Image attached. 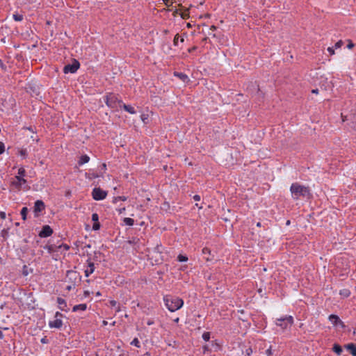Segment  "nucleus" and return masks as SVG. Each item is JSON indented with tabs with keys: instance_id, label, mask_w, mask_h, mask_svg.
Here are the masks:
<instances>
[{
	"instance_id": "43",
	"label": "nucleus",
	"mask_w": 356,
	"mask_h": 356,
	"mask_svg": "<svg viewBox=\"0 0 356 356\" xmlns=\"http://www.w3.org/2000/svg\"><path fill=\"white\" fill-rule=\"evenodd\" d=\"M327 51L330 54V55H334V50L333 49L332 47H328L327 48Z\"/></svg>"
},
{
	"instance_id": "48",
	"label": "nucleus",
	"mask_w": 356,
	"mask_h": 356,
	"mask_svg": "<svg viewBox=\"0 0 356 356\" xmlns=\"http://www.w3.org/2000/svg\"><path fill=\"white\" fill-rule=\"evenodd\" d=\"M312 92L314 94H318V89H313L312 90Z\"/></svg>"
},
{
	"instance_id": "42",
	"label": "nucleus",
	"mask_w": 356,
	"mask_h": 356,
	"mask_svg": "<svg viewBox=\"0 0 356 356\" xmlns=\"http://www.w3.org/2000/svg\"><path fill=\"white\" fill-rule=\"evenodd\" d=\"M109 303L111 307H115L118 305V303L115 300H111Z\"/></svg>"
},
{
	"instance_id": "11",
	"label": "nucleus",
	"mask_w": 356,
	"mask_h": 356,
	"mask_svg": "<svg viewBox=\"0 0 356 356\" xmlns=\"http://www.w3.org/2000/svg\"><path fill=\"white\" fill-rule=\"evenodd\" d=\"M45 208L44 203L42 200H37L34 204V212L38 216V213L41 212Z\"/></svg>"
},
{
	"instance_id": "24",
	"label": "nucleus",
	"mask_w": 356,
	"mask_h": 356,
	"mask_svg": "<svg viewBox=\"0 0 356 356\" xmlns=\"http://www.w3.org/2000/svg\"><path fill=\"white\" fill-rule=\"evenodd\" d=\"M188 257L185 255L179 254L177 257V260L180 262H184L188 261Z\"/></svg>"
},
{
	"instance_id": "29",
	"label": "nucleus",
	"mask_w": 356,
	"mask_h": 356,
	"mask_svg": "<svg viewBox=\"0 0 356 356\" xmlns=\"http://www.w3.org/2000/svg\"><path fill=\"white\" fill-rule=\"evenodd\" d=\"M202 339L204 341H208L210 339V332H204L202 334Z\"/></svg>"
},
{
	"instance_id": "56",
	"label": "nucleus",
	"mask_w": 356,
	"mask_h": 356,
	"mask_svg": "<svg viewBox=\"0 0 356 356\" xmlns=\"http://www.w3.org/2000/svg\"><path fill=\"white\" fill-rule=\"evenodd\" d=\"M102 166H103V168H104V169H106V165L105 163H103Z\"/></svg>"
},
{
	"instance_id": "44",
	"label": "nucleus",
	"mask_w": 356,
	"mask_h": 356,
	"mask_svg": "<svg viewBox=\"0 0 356 356\" xmlns=\"http://www.w3.org/2000/svg\"><path fill=\"white\" fill-rule=\"evenodd\" d=\"M355 46L354 43L352 42V41H349L347 47L348 49H352Z\"/></svg>"
},
{
	"instance_id": "15",
	"label": "nucleus",
	"mask_w": 356,
	"mask_h": 356,
	"mask_svg": "<svg viewBox=\"0 0 356 356\" xmlns=\"http://www.w3.org/2000/svg\"><path fill=\"white\" fill-rule=\"evenodd\" d=\"M122 107L127 112L131 113V114H135L136 113V110L134 107H132L131 105H127L122 102Z\"/></svg>"
},
{
	"instance_id": "25",
	"label": "nucleus",
	"mask_w": 356,
	"mask_h": 356,
	"mask_svg": "<svg viewBox=\"0 0 356 356\" xmlns=\"http://www.w3.org/2000/svg\"><path fill=\"white\" fill-rule=\"evenodd\" d=\"M350 294V292L348 289H343L340 291V295L344 297H348Z\"/></svg>"
},
{
	"instance_id": "26",
	"label": "nucleus",
	"mask_w": 356,
	"mask_h": 356,
	"mask_svg": "<svg viewBox=\"0 0 356 356\" xmlns=\"http://www.w3.org/2000/svg\"><path fill=\"white\" fill-rule=\"evenodd\" d=\"M26 175V170L24 168H20L19 170H18V175L17 176H20L21 177H23Z\"/></svg>"
},
{
	"instance_id": "17",
	"label": "nucleus",
	"mask_w": 356,
	"mask_h": 356,
	"mask_svg": "<svg viewBox=\"0 0 356 356\" xmlns=\"http://www.w3.org/2000/svg\"><path fill=\"white\" fill-rule=\"evenodd\" d=\"M57 303L59 305V307L61 310H64V307L67 306L65 300L62 298H57Z\"/></svg>"
},
{
	"instance_id": "23",
	"label": "nucleus",
	"mask_w": 356,
	"mask_h": 356,
	"mask_svg": "<svg viewBox=\"0 0 356 356\" xmlns=\"http://www.w3.org/2000/svg\"><path fill=\"white\" fill-rule=\"evenodd\" d=\"M131 345L134 346L137 348L140 347V343L138 338H134L132 341L131 342Z\"/></svg>"
},
{
	"instance_id": "16",
	"label": "nucleus",
	"mask_w": 356,
	"mask_h": 356,
	"mask_svg": "<svg viewBox=\"0 0 356 356\" xmlns=\"http://www.w3.org/2000/svg\"><path fill=\"white\" fill-rule=\"evenodd\" d=\"M89 161H90V157L88 155H86V154L82 155L80 157V159L79 161V164L80 165H83V164L88 163Z\"/></svg>"
},
{
	"instance_id": "27",
	"label": "nucleus",
	"mask_w": 356,
	"mask_h": 356,
	"mask_svg": "<svg viewBox=\"0 0 356 356\" xmlns=\"http://www.w3.org/2000/svg\"><path fill=\"white\" fill-rule=\"evenodd\" d=\"M13 19L17 22H20L23 19V15L19 14H14Z\"/></svg>"
},
{
	"instance_id": "62",
	"label": "nucleus",
	"mask_w": 356,
	"mask_h": 356,
	"mask_svg": "<svg viewBox=\"0 0 356 356\" xmlns=\"http://www.w3.org/2000/svg\"><path fill=\"white\" fill-rule=\"evenodd\" d=\"M175 14H178V10H176L175 11Z\"/></svg>"
},
{
	"instance_id": "32",
	"label": "nucleus",
	"mask_w": 356,
	"mask_h": 356,
	"mask_svg": "<svg viewBox=\"0 0 356 356\" xmlns=\"http://www.w3.org/2000/svg\"><path fill=\"white\" fill-rule=\"evenodd\" d=\"M20 156H23L24 158H26L27 156V151L26 149H22L19 152Z\"/></svg>"
},
{
	"instance_id": "52",
	"label": "nucleus",
	"mask_w": 356,
	"mask_h": 356,
	"mask_svg": "<svg viewBox=\"0 0 356 356\" xmlns=\"http://www.w3.org/2000/svg\"><path fill=\"white\" fill-rule=\"evenodd\" d=\"M353 355V356H356V349L355 350H353V352L351 353Z\"/></svg>"
},
{
	"instance_id": "46",
	"label": "nucleus",
	"mask_w": 356,
	"mask_h": 356,
	"mask_svg": "<svg viewBox=\"0 0 356 356\" xmlns=\"http://www.w3.org/2000/svg\"><path fill=\"white\" fill-rule=\"evenodd\" d=\"M0 217H1L2 219L6 218V213H5V212H3V211H1V212H0Z\"/></svg>"
},
{
	"instance_id": "61",
	"label": "nucleus",
	"mask_w": 356,
	"mask_h": 356,
	"mask_svg": "<svg viewBox=\"0 0 356 356\" xmlns=\"http://www.w3.org/2000/svg\"><path fill=\"white\" fill-rule=\"evenodd\" d=\"M97 296H101L100 292H97Z\"/></svg>"
},
{
	"instance_id": "54",
	"label": "nucleus",
	"mask_w": 356,
	"mask_h": 356,
	"mask_svg": "<svg viewBox=\"0 0 356 356\" xmlns=\"http://www.w3.org/2000/svg\"><path fill=\"white\" fill-rule=\"evenodd\" d=\"M3 332L0 330V339H3Z\"/></svg>"
},
{
	"instance_id": "53",
	"label": "nucleus",
	"mask_w": 356,
	"mask_h": 356,
	"mask_svg": "<svg viewBox=\"0 0 356 356\" xmlns=\"http://www.w3.org/2000/svg\"><path fill=\"white\" fill-rule=\"evenodd\" d=\"M210 29L212 31H215L216 29V27L215 26H211Z\"/></svg>"
},
{
	"instance_id": "31",
	"label": "nucleus",
	"mask_w": 356,
	"mask_h": 356,
	"mask_svg": "<svg viewBox=\"0 0 356 356\" xmlns=\"http://www.w3.org/2000/svg\"><path fill=\"white\" fill-rule=\"evenodd\" d=\"M92 220L94 221V222H98L99 221V216L97 213H94L92 215Z\"/></svg>"
},
{
	"instance_id": "21",
	"label": "nucleus",
	"mask_w": 356,
	"mask_h": 356,
	"mask_svg": "<svg viewBox=\"0 0 356 356\" xmlns=\"http://www.w3.org/2000/svg\"><path fill=\"white\" fill-rule=\"evenodd\" d=\"M124 222L129 226H132L134 223V219L131 218H124Z\"/></svg>"
},
{
	"instance_id": "59",
	"label": "nucleus",
	"mask_w": 356,
	"mask_h": 356,
	"mask_svg": "<svg viewBox=\"0 0 356 356\" xmlns=\"http://www.w3.org/2000/svg\"><path fill=\"white\" fill-rule=\"evenodd\" d=\"M41 342L45 343V339H42Z\"/></svg>"
},
{
	"instance_id": "18",
	"label": "nucleus",
	"mask_w": 356,
	"mask_h": 356,
	"mask_svg": "<svg viewBox=\"0 0 356 356\" xmlns=\"http://www.w3.org/2000/svg\"><path fill=\"white\" fill-rule=\"evenodd\" d=\"M86 308H87L86 304H80V305L74 306L72 311L73 312H76L78 310L85 311L86 309Z\"/></svg>"
},
{
	"instance_id": "5",
	"label": "nucleus",
	"mask_w": 356,
	"mask_h": 356,
	"mask_svg": "<svg viewBox=\"0 0 356 356\" xmlns=\"http://www.w3.org/2000/svg\"><path fill=\"white\" fill-rule=\"evenodd\" d=\"M63 317V314L58 312H57L55 314V319L53 321H50L49 322V326L50 327H54L59 329L63 325V321L61 318Z\"/></svg>"
},
{
	"instance_id": "55",
	"label": "nucleus",
	"mask_w": 356,
	"mask_h": 356,
	"mask_svg": "<svg viewBox=\"0 0 356 356\" xmlns=\"http://www.w3.org/2000/svg\"><path fill=\"white\" fill-rule=\"evenodd\" d=\"M261 226V223L260 222H258L257 223V227H260Z\"/></svg>"
},
{
	"instance_id": "6",
	"label": "nucleus",
	"mask_w": 356,
	"mask_h": 356,
	"mask_svg": "<svg viewBox=\"0 0 356 356\" xmlns=\"http://www.w3.org/2000/svg\"><path fill=\"white\" fill-rule=\"evenodd\" d=\"M107 193L100 188H95L92 192V198L95 200H102L106 198Z\"/></svg>"
},
{
	"instance_id": "64",
	"label": "nucleus",
	"mask_w": 356,
	"mask_h": 356,
	"mask_svg": "<svg viewBox=\"0 0 356 356\" xmlns=\"http://www.w3.org/2000/svg\"><path fill=\"white\" fill-rule=\"evenodd\" d=\"M119 356H125L124 354H121Z\"/></svg>"
},
{
	"instance_id": "35",
	"label": "nucleus",
	"mask_w": 356,
	"mask_h": 356,
	"mask_svg": "<svg viewBox=\"0 0 356 356\" xmlns=\"http://www.w3.org/2000/svg\"><path fill=\"white\" fill-rule=\"evenodd\" d=\"M4 151H5V145H4L3 143L0 142V154L3 153Z\"/></svg>"
},
{
	"instance_id": "22",
	"label": "nucleus",
	"mask_w": 356,
	"mask_h": 356,
	"mask_svg": "<svg viewBox=\"0 0 356 356\" xmlns=\"http://www.w3.org/2000/svg\"><path fill=\"white\" fill-rule=\"evenodd\" d=\"M27 213H28L27 207H23L21 210V216L24 220L26 219Z\"/></svg>"
},
{
	"instance_id": "8",
	"label": "nucleus",
	"mask_w": 356,
	"mask_h": 356,
	"mask_svg": "<svg viewBox=\"0 0 356 356\" xmlns=\"http://www.w3.org/2000/svg\"><path fill=\"white\" fill-rule=\"evenodd\" d=\"M26 184V180L20 176H15L11 181V186L17 190H20L22 185Z\"/></svg>"
},
{
	"instance_id": "51",
	"label": "nucleus",
	"mask_w": 356,
	"mask_h": 356,
	"mask_svg": "<svg viewBox=\"0 0 356 356\" xmlns=\"http://www.w3.org/2000/svg\"><path fill=\"white\" fill-rule=\"evenodd\" d=\"M115 307H116L115 312H119L120 311V306H118V307L116 306Z\"/></svg>"
},
{
	"instance_id": "2",
	"label": "nucleus",
	"mask_w": 356,
	"mask_h": 356,
	"mask_svg": "<svg viewBox=\"0 0 356 356\" xmlns=\"http://www.w3.org/2000/svg\"><path fill=\"white\" fill-rule=\"evenodd\" d=\"M163 301L168 309L172 312L178 310L184 305L182 299L171 296H165L163 298Z\"/></svg>"
},
{
	"instance_id": "20",
	"label": "nucleus",
	"mask_w": 356,
	"mask_h": 356,
	"mask_svg": "<svg viewBox=\"0 0 356 356\" xmlns=\"http://www.w3.org/2000/svg\"><path fill=\"white\" fill-rule=\"evenodd\" d=\"M332 350L335 353H337L339 355H341L342 353L341 346L337 343L334 344Z\"/></svg>"
},
{
	"instance_id": "28",
	"label": "nucleus",
	"mask_w": 356,
	"mask_h": 356,
	"mask_svg": "<svg viewBox=\"0 0 356 356\" xmlns=\"http://www.w3.org/2000/svg\"><path fill=\"white\" fill-rule=\"evenodd\" d=\"M345 347L348 350H349L351 353L353 352V350H355L356 349V347H355V346L353 343H348V344L346 345Z\"/></svg>"
},
{
	"instance_id": "12",
	"label": "nucleus",
	"mask_w": 356,
	"mask_h": 356,
	"mask_svg": "<svg viewBox=\"0 0 356 356\" xmlns=\"http://www.w3.org/2000/svg\"><path fill=\"white\" fill-rule=\"evenodd\" d=\"M60 248V245L56 246V245H53V244H47L43 247V248L44 250H46L48 252V253H49V254H51V253L57 251V250Z\"/></svg>"
},
{
	"instance_id": "49",
	"label": "nucleus",
	"mask_w": 356,
	"mask_h": 356,
	"mask_svg": "<svg viewBox=\"0 0 356 356\" xmlns=\"http://www.w3.org/2000/svg\"><path fill=\"white\" fill-rule=\"evenodd\" d=\"M73 286H74V285H69V286H67L66 287V289H67V291H70V290L72 289V287H73Z\"/></svg>"
},
{
	"instance_id": "40",
	"label": "nucleus",
	"mask_w": 356,
	"mask_h": 356,
	"mask_svg": "<svg viewBox=\"0 0 356 356\" xmlns=\"http://www.w3.org/2000/svg\"><path fill=\"white\" fill-rule=\"evenodd\" d=\"M252 353V348H249L246 349V350H245V354H246L247 355H248V356H249V355H250Z\"/></svg>"
},
{
	"instance_id": "7",
	"label": "nucleus",
	"mask_w": 356,
	"mask_h": 356,
	"mask_svg": "<svg viewBox=\"0 0 356 356\" xmlns=\"http://www.w3.org/2000/svg\"><path fill=\"white\" fill-rule=\"evenodd\" d=\"M80 64L79 61L74 60L72 64L66 65L63 68V72L65 74L67 73H74L79 68Z\"/></svg>"
},
{
	"instance_id": "37",
	"label": "nucleus",
	"mask_w": 356,
	"mask_h": 356,
	"mask_svg": "<svg viewBox=\"0 0 356 356\" xmlns=\"http://www.w3.org/2000/svg\"><path fill=\"white\" fill-rule=\"evenodd\" d=\"M115 200L125 201L127 200V197H124V196H118V197H115Z\"/></svg>"
},
{
	"instance_id": "63",
	"label": "nucleus",
	"mask_w": 356,
	"mask_h": 356,
	"mask_svg": "<svg viewBox=\"0 0 356 356\" xmlns=\"http://www.w3.org/2000/svg\"><path fill=\"white\" fill-rule=\"evenodd\" d=\"M289 224H290V221H289V220H288V221L286 222V225H289Z\"/></svg>"
},
{
	"instance_id": "19",
	"label": "nucleus",
	"mask_w": 356,
	"mask_h": 356,
	"mask_svg": "<svg viewBox=\"0 0 356 356\" xmlns=\"http://www.w3.org/2000/svg\"><path fill=\"white\" fill-rule=\"evenodd\" d=\"M191 7H192V5H190L188 8H186L182 13H180V16L182 19H188L189 17V8Z\"/></svg>"
},
{
	"instance_id": "4",
	"label": "nucleus",
	"mask_w": 356,
	"mask_h": 356,
	"mask_svg": "<svg viewBox=\"0 0 356 356\" xmlns=\"http://www.w3.org/2000/svg\"><path fill=\"white\" fill-rule=\"evenodd\" d=\"M293 323V318L292 316H286L281 318H277L276 325L282 330L286 329L288 326H291Z\"/></svg>"
},
{
	"instance_id": "1",
	"label": "nucleus",
	"mask_w": 356,
	"mask_h": 356,
	"mask_svg": "<svg viewBox=\"0 0 356 356\" xmlns=\"http://www.w3.org/2000/svg\"><path fill=\"white\" fill-rule=\"evenodd\" d=\"M290 191L294 200H298L300 197L309 198L311 195L309 187L300 185L297 182L291 184Z\"/></svg>"
},
{
	"instance_id": "3",
	"label": "nucleus",
	"mask_w": 356,
	"mask_h": 356,
	"mask_svg": "<svg viewBox=\"0 0 356 356\" xmlns=\"http://www.w3.org/2000/svg\"><path fill=\"white\" fill-rule=\"evenodd\" d=\"M106 104L113 109H117L118 107L122 108V101L113 93L108 94L105 97Z\"/></svg>"
},
{
	"instance_id": "58",
	"label": "nucleus",
	"mask_w": 356,
	"mask_h": 356,
	"mask_svg": "<svg viewBox=\"0 0 356 356\" xmlns=\"http://www.w3.org/2000/svg\"><path fill=\"white\" fill-rule=\"evenodd\" d=\"M89 294V293L88 291H85V296H88Z\"/></svg>"
},
{
	"instance_id": "60",
	"label": "nucleus",
	"mask_w": 356,
	"mask_h": 356,
	"mask_svg": "<svg viewBox=\"0 0 356 356\" xmlns=\"http://www.w3.org/2000/svg\"><path fill=\"white\" fill-rule=\"evenodd\" d=\"M180 41H181V42H183L184 41V38H181Z\"/></svg>"
},
{
	"instance_id": "10",
	"label": "nucleus",
	"mask_w": 356,
	"mask_h": 356,
	"mask_svg": "<svg viewBox=\"0 0 356 356\" xmlns=\"http://www.w3.org/2000/svg\"><path fill=\"white\" fill-rule=\"evenodd\" d=\"M53 233L52 229L49 225L42 227V230L39 233V236L42 238L50 236Z\"/></svg>"
},
{
	"instance_id": "41",
	"label": "nucleus",
	"mask_w": 356,
	"mask_h": 356,
	"mask_svg": "<svg viewBox=\"0 0 356 356\" xmlns=\"http://www.w3.org/2000/svg\"><path fill=\"white\" fill-rule=\"evenodd\" d=\"M266 354L268 356H271L272 355V349H271V346L269 347V348H268L266 350Z\"/></svg>"
},
{
	"instance_id": "34",
	"label": "nucleus",
	"mask_w": 356,
	"mask_h": 356,
	"mask_svg": "<svg viewBox=\"0 0 356 356\" xmlns=\"http://www.w3.org/2000/svg\"><path fill=\"white\" fill-rule=\"evenodd\" d=\"M178 40H179V34H176L175 38H174V40H173V44L175 46H177L178 45Z\"/></svg>"
},
{
	"instance_id": "14",
	"label": "nucleus",
	"mask_w": 356,
	"mask_h": 356,
	"mask_svg": "<svg viewBox=\"0 0 356 356\" xmlns=\"http://www.w3.org/2000/svg\"><path fill=\"white\" fill-rule=\"evenodd\" d=\"M174 75L175 76L178 77L179 79H180L183 82H188L189 81L188 76L186 74H185L184 73L175 72L174 73Z\"/></svg>"
},
{
	"instance_id": "57",
	"label": "nucleus",
	"mask_w": 356,
	"mask_h": 356,
	"mask_svg": "<svg viewBox=\"0 0 356 356\" xmlns=\"http://www.w3.org/2000/svg\"><path fill=\"white\" fill-rule=\"evenodd\" d=\"M152 323H152V322H150V321L147 322V325H152Z\"/></svg>"
},
{
	"instance_id": "30",
	"label": "nucleus",
	"mask_w": 356,
	"mask_h": 356,
	"mask_svg": "<svg viewBox=\"0 0 356 356\" xmlns=\"http://www.w3.org/2000/svg\"><path fill=\"white\" fill-rule=\"evenodd\" d=\"M1 236L4 238V239H6L8 236V229H3L1 231Z\"/></svg>"
},
{
	"instance_id": "38",
	"label": "nucleus",
	"mask_w": 356,
	"mask_h": 356,
	"mask_svg": "<svg viewBox=\"0 0 356 356\" xmlns=\"http://www.w3.org/2000/svg\"><path fill=\"white\" fill-rule=\"evenodd\" d=\"M163 3H165V5H166L167 6H170L172 2V0H163Z\"/></svg>"
},
{
	"instance_id": "45",
	"label": "nucleus",
	"mask_w": 356,
	"mask_h": 356,
	"mask_svg": "<svg viewBox=\"0 0 356 356\" xmlns=\"http://www.w3.org/2000/svg\"><path fill=\"white\" fill-rule=\"evenodd\" d=\"M193 200L195 201H200V196L199 195H195L193 196Z\"/></svg>"
},
{
	"instance_id": "36",
	"label": "nucleus",
	"mask_w": 356,
	"mask_h": 356,
	"mask_svg": "<svg viewBox=\"0 0 356 356\" xmlns=\"http://www.w3.org/2000/svg\"><path fill=\"white\" fill-rule=\"evenodd\" d=\"M210 252H211V250L208 248H204L202 249V254H209Z\"/></svg>"
},
{
	"instance_id": "13",
	"label": "nucleus",
	"mask_w": 356,
	"mask_h": 356,
	"mask_svg": "<svg viewBox=\"0 0 356 356\" xmlns=\"http://www.w3.org/2000/svg\"><path fill=\"white\" fill-rule=\"evenodd\" d=\"M95 271V265L92 262H88V267L86 270H85V275L86 277H88Z\"/></svg>"
},
{
	"instance_id": "39",
	"label": "nucleus",
	"mask_w": 356,
	"mask_h": 356,
	"mask_svg": "<svg viewBox=\"0 0 356 356\" xmlns=\"http://www.w3.org/2000/svg\"><path fill=\"white\" fill-rule=\"evenodd\" d=\"M343 44V42L341 40H339L338 41L336 44H335V47L336 48H340Z\"/></svg>"
},
{
	"instance_id": "33",
	"label": "nucleus",
	"mask_w": 356,
	"mask_h": 356,
	"mask_svg": "<svg viewBox=\"0 0 356 356\" xmlns=\"http://www.w3.org/2000/svg\"><path fill=\"white\" fill-rule=\"evenodd\" d=\"M100 228V224L99 222H94L93 225H92V229L93 230H98Z\"/></svg>"
},
{
	"instance_id": "47",
	"label": "nucleus",
	"mask_w": 356,
	"mask_h": 356,
	"mask_svg": "<svg viewBox=\"0 0 356 356\" xmlns=\"http://www.w3.org/2000/svg\"><path fill=\"white\" fill-rule=\"evenodd\" d=\"M204 353L209 350V346L207 345H205L204 347Z\"/></svg>"
},
{
	"instance_id": "9",
	"label": "nucleus",
	"mask_w": 356,
	"mask_h": 356,
	"mask_svg": "<svg viewBox=\"0 0 356 356\" xmlns=\"http://www.w3.org/2000/svg\"><path fill=\"white\" fill-rule=\"evenodd\" d=\"M329 320L334 326H340L341 327H344L345 325L343 322L339 318L338 316L334 314H331L329 316Z\"/></svg>"
},
{
	"instance_id": "50",
	"label": "nucleus",
	"mask_w": 356,
	"mask_h": 356,
	"mask_svg": "<svg viewBox=\"0 0 356 356\" xmlns=\"http://www.w3.org/2000/svg\"><path fill=\"white\" fill-rule=\"evenodd\" d=\"M195 49H196V47H193L192 48L189 49H188V52L191 53L193 51H194Z\"/></svg>"
}]
</instances>
